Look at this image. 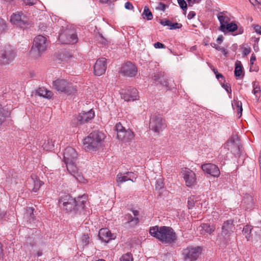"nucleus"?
Masks as SVG:
<instances>
[{"instance_id": "nucleus-1", "label": "nucleus", "mask_w": 261, "mask_h": 261, "mask_svg": "<svg viewBox=\"0 0 261 261\" xmlns=\"http://www.w3.org/2000/svg\"><path fill=\"white\" fill-rule=\"evenodd\" d=\"M149 233L152 237L166 244H173L177 239L173 229L168 226H155L150 227Z\"/></svg>"}, {"instance_id": "nucleus-2", "label": "nucleus", "mask_w": 261, "mask_h": 261, "mask_svg": "<svg viewBox=\"0 0 261 261\" xmlns=\"http://www.w3.org/2000/svg\"><path fill=\"white\" fill-rule=\"evenodd\" d=\"M77 154L75 150L71 147H67L63 152V160L69 172L75 179L81 181L83 178L81 173L79 172L75 165Z\"/></svg>"}, {"instance_id": "nucleus-3", "label": "nucleus", "mask_w": 261, "mask_h": 261, "mask_svg": "<svg viewBox=\"0 0 261 261\" xmlns=\"http://www.w3.org/2000/svg\"><path fill=\"white\" fill-rule=\"evenodd\" d=\"M105 137V134L101 132L94 131L90 133L84 140L85 149L87 150H92L98 148L101 145Z\"/></svg>"}, {"instance_id": "nucleus-4", "label": "nucleus", "mask_w": 261, "mask_h": 261, "mask_svg": "<svg viewBox=\"0 0 261 261\" xmlns=\"http://www.w3.org/2000/svg\"><path fill=\"white\" fill-rule=\"evenodd\" d=\"M48 45V41L46 37L42 35H38L35 37L33 44L30 51V55L34 58L40 57L44 53Z\"/></svg>"}, {"instance_id": "nucleus-5", "label": "nucleus", "mask_w": 261, "mask_h": 261, "mask_svg": "<svg viewBox=\"0 0 261 261\" xmlns=\"http://www.w3.org/2000/svg\"><path fill=\"white\" fill-rule=\"evenodd\" d=\"M53 87L59 93H63L68 95H73L77 92L76 86L63 79H58L53 81Z\"/></svg>"}, {"instance_id": "nucleus-6", "label": "nucleus", "mask_w": 261, "mask_h": 261, "mask_svg": "<svg viewBox=\"0 0 261 261\" xmlns=\"http://www.w3.org/2000/svg\"><path fill=\"white\" fill-rule=\"evenodd\" d=\"M58 205L63 211L70 212L75 207L76 200L69 194L64 193L59 197Z\"/></svg>"}, {"instance_id": "nucleus-7", "label": "nucleus", "mask_w": 261, "mask_h": 261, "mask_svg": "<svg viewBox=\"0 0 261 261\" xmlns=\"http://www.w3.org/2000/svg\"><path fill=\"white\" fill-rule=\"evenodd\" d=\"M10 21L13 24L23 29L33 24L32 20L22 12L13 13L11 16Z\"/></svg>"}, {"instance_id": "nucleus-8", "label": "nucleus", "mask_w": 261, "mask_h": 261, "mask_svg": "<svg viewBox=\"0 0 261 261\" xmlns=\"http://www.w3.org/2000/svg\"><path fill=\"white\" fill-rule=\"evenodd\" d=\"M77 39L74 31L70 29L63 30L59 36V40L62 44H74L77 42Z\"/></svg>"}, {"instance_id": "nucleus-9", "label": "nucleus", "mask_w": 261, "mask_h": 261, "mask_svg": "<svg viewBox=\"0 0 261 261\" xmlns=\"http://www.w3.org/2000/svg\"><path fill=\"white\" fill-rule=\"evenodd\" d=\"M115 129L117 133V138L124 142H129L134 139V133L130 129H125L120 123L115 125Z\"/></svg>"}, {"instance_id": "nucleus-10", "label": "nucleus", "mask_w": 261, "mask_h": 261, "mask_svg": "<svg viewBox=\"0 0 261 261\" xmlns=\"http://www.w3.org/2000/svg\"><path fill=\"white\" fill-rule=\"evenodd\" d=\"M202 248L199 246H190L184 250L183 255L185 261H196L200 256Z\"/></svg>"}, {"instance_id": "nucleus-11", "label": "nucleus", "mask_w": 261, "mask_h": 261, "mask_svg": "<svg viewBox=\"0 0 261 261\" xmlns=\"http://www.w3.org/2000/svg\"><path fill=\"white\" fill-rule=\"evenodd\" d=\"M166 126L165 121L160 115H153L150 120L149 127L155 133L162 131Z\"/></svg>"}, {"instance_id": "nucleus-12", "label": "nucleus", "mask_w": 261, "mask_h": 261, "mask_svg": "<svg viewBox=\"0 0 261 261\" xmlns=\"http://www.w3.org/2000/svg\"><path fill=\"white\" fill-rule=\"evenodd\" d=\"M181 174L187 186L191 187L196 184L195 173L192 170L187 168H182Z\"/></svg>"}, {"instance_id": "nucleus-13", "label": "nucleus", "mask_w": 261, "mask_h": 261, "mask_svg": "<svg viewBox=\"0 0 261 261\" xmlns=\"http://www.w3.org/2000/svg\"><path fill=\"white\" fill-rule=\"evenodd\" d=\"M121 97L125 101H134L139 99L138 92L134 88L122 89L120 91Z\"/></svg>"}, {"instance_id": "nucleus-14", "label": "nucleus", "mask_w": 261, "mask_h": 261, "mask_svg": "<svg viewBox=\"0 0 261 261\" xmlns=\"http://www.w3.org/2000/svg\"><path fill=\"white\" fill-rule=\"evenodd\" d=\"M137 71V68L134 64L127 62L121 66L120 72L125 76L133 77L136 75Z\"/></svg>"}, {"instance_id": "nucleus-15", "label": "nucleus", "mask_w": 261, "mask_h": 261, "mask_svg": "<svg viewBox=\"0 0 261 261\" xmlns=\"http://www.w3.org/2000/svg\"><path fill=\"white\" fill-rule=\"evenodd\" d=\"M95 113L93 109H91L88 112L83 111L80 113L76 117L77 122L76 124H82L88 122L93 119Z\"/></svg>"}, {"instance_id": "nucleus-16", "label": "nucleus", "mask_w": 261, "mask_h": 261, "mask_svg": "<svg viewBox=\"0 0 261 261\" xmlns=\"http://www.w3.org/2000/svg\"><path fill=\"white\" fill-rule=\"evenodd\" d=\"M201 168L205 173L215 177H218L220 174V171L218 166L212 163L203 164L201 165Z\"/></svg>"}, {"instance_id": "nucleus-17", "label": "nucleus", "mask_w": 261, "mask_h": 261, "mask_svg": "<svg viewBox=\"0 0 261 261\" xmlns=\"http://www.w3.org/2000/svg\"><path fill=\"white\" fill-rule=\"evenodd\" d=\"M107 69V59L104 58L98 59L94 66V73L97 76L103 74Z\"/></svg>"}, {"instance_id": "nucleus-18", "label": "nucleus", "mask_w": 261, "mask_h": 261, "mask_svg": "<svg viewBox=\"0 0 261 261\" xmlns=\"http://www.w3.org/2000/svg\"><path fill=\"white\" fill-rule=\"evenodd\" d=\"M98 237L102 242L108 243L110 240H114L116 235L112 233L108 228H101L99 231Z\"/></svg>"}, {"instance_id": "nucleus-19", "label": "nucleus", "mask_w": 261, "mask_h": 261, "mask_svg": "<svg viewBox=\"0 0 261 261\" xmlns=\"http://www.w3.org/2000/svg\"><path fill=\"white\" fill-rule=\"evenodd\" d=\"M218 19L220 24L219 30L222 32H224V27L230 20L227 12L226 11L220 12L218 15Z\"/></svg>"}, {"instance_id": "nucleus-20", "label": "nucleus", "mask_w": 261, "mask_h": 261, "mask_svg": "<svg viewBox=\"0 0 261 261\" xmlns=\"http://www.w3.org/2000/svg\"><path fill=\"white\" fill-rule=\"evenodd\" d=\"M237 140V136H233L231 137L226 143L225 148H227L228 150H230L231 152L233 153H235L239 149V145L236 143V141Z\"/></svg>"}, {"instance_id": "nucleus-21", "label": "nucleus", "mask_w": 261, "mask_h": 261, "mask_svg": "<svg viewBox=\"0 0 261 261\" xmlns=\"http://www.w3.org/2000/svg\"><path fill=\"white\" fill-rule=\"evenodd\" d=\"M15 55L10 51H4L0 53V64H9L14 58Z\"/></svg>"}, {"instance_id": "nucleus-22", "label": "nucleus", "mask_w": 261, "mask_h": 261, "mask_svg": "<svg viewBox=\"0 0 261 261\" xmlns=\"http://www.w3.org/2000/svg\"><path fill=\"white\" fill-rule=\"evenodd\" d=\"M233 221L229 220L225 221L222 226V235L224 237L229 236L233 232Z\"/></svg>"}, {"instance_id": "nucleus-23", "label": "nucleus", "mask_w": 261, "mask_h": 261, "mask_svg": "<svg viewBox=\"0 0 261 261\" xmlns=\"http://www.w3.org/2000/svg\"><path fill=\"white\" fill-rule=\"evenodd\" d=\"M200 233L205 234L206 233L211 234L214 231L215 227L207 223H203L199 226Z\"/></svg>"}, {"instance_id": "nucleus-24", "label": "nucleus", "mask_w": 261, "mask_h": 261, "mask_svg": "<svg viewBox=\"0 0 261 261\" xmlns=\"http://www.w3.org/2000/svg\"><path fill=\"white\" fill-rule=\"evenodd\" d=\"M37 94L40 96H42L45 98H50L53 96V93L51 91L47 90L44 87H41L38 88L36 91Z\"/></svg>"}, {"instance_id": "nucleus-25", "label": "nucleus", "mask_w": 261, "mask_h": 261, "mask_svg": "<svg viewBox=\"0 0 261 261\" xmlns=\"http://www.w3.org/2000/svg\"><path fill=\"white\" fill-rule=\"evenodd\" d=\"M232 107L239 115V117H241L243 111L242 102L237 99H234L232 102Z\"/></svg>"}, {"instance_id": "nucleus-26", "label": "nucleus", "mask_w": 261, "mask_h": 261, "mask_svg": "<svg viewBox=\"0 0 261 261\" xmlns=\"http://www.w3.org/2000/svg\"><path fill=\"white\" fill-rule=\"evenodd\" d=\"M31 178L33 180L34 182V188L33 191L34 192H37L41 187V186L43 184V182L41 181L36 175L31 176Z\"/></svg>"}, {"instance_id": "nucleus-27", "label": "nucleus", "mask_w": 261, "mask_h": 261, "mask_svg": "<svg viewBox=\"0 0 261 261\" xmlns=\"http://www.w3.org/2000/svg\"><path fill=\"white\" fill-rule=\"evenodd\" d=\"M253 90L252 93L257 98V100H258L261 90L258 83L257 82H253L252 83Z\"/></svg>"}, {"instance_id": "nucleus-28", "label": "nucleus", "mask_w": 261, "mask_h": 261, "mask_svg": "<svg viewBox=\"0 0 261 261\" xmlns=\"http://www.w3.org/2000/svg\"><path fill=\"white\" fill-rule=\"evenodd\" d=\"M243 67L240 61H237L235 63L234 74L236 76H240L243 72Z\"/></svg>"}, {"instance_id": "nucleus-29", "label": "nucleus", "mask_w": 261, "mask_h": 261, "mask_svg": "<svg viewBox=\"0 0 261 261\" xmlns=\"http://www.w3.org/2000/svg\"><path fill=\"white\" fill-rule=\"evenodd\" d=\"M90 238L88 234L84 233L80 238V242L83 247L87 246L90 243Z\"/></svg>"}, {"instance_id": "nucleus-30", "label": "nucleus", "mask_w": 261, "mask_h": 261, "mask_svg": "<svg viewBox=\"0 0 261 261\" xmlns=\"http://www.w3.org/2000/svg\"><path fill=\"white\" fill-rule=\"evenodd\" d=\"M128 180H129V179L125 174L119 173L116 176V181L119 186L120 184Z\"/></svg>"}, {"instance_id": "nucleus-31", "label": "nucleus", "mask_w": 261, "mask_h": 261, "mask_svg": "<svg viewBox=\"0 0 261 261\" xmlns=\"http://www.w3.org/2000/svg\"><path fill=\"white\" fill-rule=\"evenodd\" d=\"M10 113L8 111H5L0 106V125H1L6 120V117H8Z\"/></svg>"}, {"instance_id": "nucleus-32", "label": "nucleus", "mask_w": 261, "mask_h": 261, "mask_svg": "<svg viewBox=\"0 0 261 261\" xmlns=\"http://www.w3.org/2000/svg\"><path fill=\"white\" fill-rule=\"evenodd\" d=\"M224 28V33H225L226 31L233 32L237 30L238 26L236 23L230 22L228 23Z\"/></svg>"}, {"instance_id": "nucleus-33", "label": "nucleus", "mask_w": 261, "mask_h": 261, "mask_svg": "<svg viewBox=\"0 0 261 261\" xmlns=\"http://www.w3.org/2000/svg\"><path fill=\"white\" fill-rule=\"evenodd\" d=\"M144 18L146 17L148 20H151L153 18V15L150 10L148 7H145L142 14Z\"/></svg>"}, {"instance_id": "nucleus-34", "label": "nucleus", "mask_w": 261, "mask_h": 261, "mask_svg": "<svg viewBox=\"0 0 261 261\" xmlns=\"http://www.w3.org/2000/svg\"><path fill=\"white\" fill-rule=\"evenodd\" d=\"M196 201V197L195 196H190L188 200V206L189 209L194 206L195 202Z\"/></svg>"}, {"instance_id": "nucleus-35", "label": "nucleus", "mask_w": 261, "mask_h": 261, "mask_svg": "<svg viewBox=\"0 0 261 261\" xmlns=\"http://www.w3.org/2000/svg\"><path fill=\"white\" fill-rule=\"evenodd\" d=\"M42 146L44 150L48 151L53 149L54 147V144L52 141V140H48L47 143H45Z\"/></svg>"}, {"instance_id": "nucleus-36", "label": "nucleus", "mask_w": 261, "mask_h": 261, "mask_svg": "<svg viewBox=\"0 0 261 261\" xmlns=\"http://www.w3.org/2000/svg\"><path fill=\"white\" fill-rule=\"evenodd\" d=\"M211 46L215 48L217 50L220 51L224 55L226 56L228 52L226 49H225L223 47H221L220 46L217 45L216 44H215L214 43H212Z\"/></svg>"}, {"instance_id": "nucleus-37", "label": "nucleus", "mask_w": 261, "mask_h": 261, "mask_svg": "<svg viewBox=\"0 0 261 261\" xmlns=\"http://www.w3.org/2000/svg\"><path fill=\"white\" fill-rule=\"evenodd\" d=\"M120 261H133L132 255L130 253H127L123 255L120 258Z\"/></svg>"}, {"instance_id": "nucleus-38", "label": "nucleus", "mask_w": 261, "mask_h": 261, "mask_svg": "<svg viewBox=\"0 0 261 261\" xmlns=\"http://www.w3.org/2000/svg\"><path fill=\"white\" fill-rule=\"evenodd\" d=\"M133 214H134V216L135 217L134 218L132 219L131 220L128 221V223L134 222V224L136 225L139 222L138 218L136 217L139 215V212L138 211H136V210H133Z\"/></svg>"}, {"instance_id": "nucleus-39", "label": "nucleus", "mask_w": 261, "mask_h": 261, "mask_svg": "<svg viewBox=\"0 0 261 261\" xmlns=\"http://www.w3.org/2000/svg\"><path fill=\"white\" fill-rule=\"evenodd\" d=\"M222 87L226 91V92L229 94V97L231 98V89L229 85V84L226 83V84H223L222 85Z\"/></svg>"}, {"instance_id": "nucleus-40", "label": "nucleus", "mask_w": 261, "mask_h": 261, "mask_svg": "<svg viewBox=\"0 0 261 261\" xmlns=\"http://www.w3.org/2000/svg\"><path fill=\"white\" fill-rule=\"evenodd\" d=\"M129 180L134 182L137 178L134 173L131 172H128L125 173Z\"/></svg>"}, {"instance_id": "nucleus-41", "label": "nucleus", "mask_w": 261, "mask_h": 261, "mask_svg": "<svg viewBox=\"0 0 261 261\" xmlns=\"http://www.w3.org/2000/svg\"><path fill=\"white\" fill-rule=\"evenodd\" d=\"M6 28L7 25L5 21L3 19L0 18V33L4 31Z\"/></svg>"}, {"instance_id": "nucleus-42", "label": "nucleus", "mask_w": 261, "mask_h": 261, "mask_svg": "<svg viewBox=\"0 0 261 261\" xmlns=\"http://www.w3.org/2000/svg\"><path fill=\"white\" fill-rule=\"evenodd\" d=\"M178 4L180 7L183 10H186L187 8V4L185 0H177Z\"/></svg>"}, {"instance_id": "nucleus-43", "label": "nucleus", "mask_w": 261, "mask_h": 261, "mask_svg": "<svg viewBox=\"0 0 261 261\" xmlns=\"http://www.w3.org/2000/svg\"><path fill=\"white\" fill-rule=\"evenodd\" d=\"M168 6L167 5L162 2H160L159 3L158 6L156 8V9L165 11L166 8Z\"/></svg>"}, {"instance_id": "nucleus-44", "label": "nucleus", "mask_w": 261, "mask_h": 261, "mask_svg": "<svg viewBox=\"0 0 261 261\" xmlns=\"http://www.w3.org/2000/svg\"><path fill=\"white\" fill-rule=\"evenodd\" d=\"M181 27H182V25L180 23H178L177 22H175V23L171 22V24H170L169 29L173 30V29H179V28H180Z\"/></svg>"}, {"instance_id": "nucleus-45", "label": "nucleus", "mask_w": 261, "mask_h": 261, "mask_svg": "<svg viewBox=\"0 0 261 261\" xmlns=\"http://www.w3.org/2000/svg\"><path fill=\"white\" fill-rule=\"evenodd\" d=\"M249 2L254 6H257L258 8L261 9V3L257 0H249Z\"/></svg>"}, {"instance_id": "nucleus-46", "label": "nucleus", "mask_w": 261, "mask_h": 261, "mask_svg": "<svg viewBox=\"0 0 261 261\" xmlns=\"http://www.w3.org/2000/svg\"><path fill=\"white\" fill-rule=\"evenodd\" d=\"M243 54L244 56H246L250 54L251 51V48L249 47H244L242 48Z\"/></svg>"}, {"instance_id": "nucleus-47", "label": "nucleus", "mask_w": 261, "mask_h": 261, "mask_svg": "<svg viewBox=\"0 0 261 261\" xmlns=\"http://www.w3.org/2000/svg\"><path fill=\"white\" fill-rule=\"evenodd\" d=\"M160 23L163 26H168L170 27L171 22L169 20L162 19L161 20Z\"/></svg>"}, {"instance_id": "nucleus-48", "label": "nucleus", "mask_w": 261, "mask_h": 261, "mask_svg": "<svg viewBox=\"0 0 261 261\" xmlns=\"http://www.w3.org/2000/svg\"><path fill=\"white\" fill-rule=\"evenodd\" d=\"M153 46L155 48H164L165 47V46L164 44L159 42H157L154 43Z\"/></svg>"}, {"instance_id": "nucleus-49", "label": "nucleus", "mask_w": 261, "mask_h": 261, "mask_svg": "<svg viewBox=\"0 0 261 261\" xmlns=\"http://www.w3.org/2000/svg\"><path fill=\"white\" fill-rule=\"evenodd\" d=\"M23 1L24 3L26 5H29V6L33 5L36 2V0H23Z\"/></svg>"}, {"instance_id": "nucleus-50", "label": "nucleus", "mask_w": 261, "mask_h": 261, "mask_svg": "<svg viewBox=\"0 0 261 261\" xmlns=\"http://www.w3.org/2000/svg\"><path fill=\"white\" fill-rule=\"evenodd\" d=\"M156 188L158 189H161L163 187V182L161 180H158L156 181V185H155Z\"/></svg>"}, {"instance_id": "nucleus-51", "label": "nucleus", "mask_w": 261, "mask_h": 261, "mask_svg": "<svg viewBox=\"0 0 261 261\" xmlns=\"http://www.w3.org/2000/svg\"><path fill=\"white\" fill-rule=\"evenodd\" d=\"M124 7L127 10H132L134 8L133 5L128 2L125 3Z\"/></svg>"}, {"instance_id": "nucleus-52", "label": "nucleus", "mask_w": 261, "mask_h": 261, "mask_svg": "<svg viewBox=\"0 0 261 261\" xmlns=\"http://www.w3.org/2000/svg\"><path fill=\"white\" fill-rule=\"evenodd\" d=\"M254 29L256 33L261 35V26L256 25L254 27Z\"/></svg>"}, {"instance_id": "nucleus-53", "label": "nucleus", "mask_w": 261, "mask_h": 261, "mask_svg": "<svg viewBox=\"0 0 261 261\" xmlns=\"http://www.w3.org/2000/svg\"><path fill=\"white\" fill-rule=\"evenodd\" d=\"M196 15V13L194 11H191L189 13L187 17L189 19H192L194 18Z\"/></svg>"}, {"instance_id": "nucleus-54", "label": "nucleus", "mask_w": 261, "mask_h": 261, "mask_svg": "<svg viewBox=\"0 0 261 261\" xmlns=\"http://www.w3.org/2000/svg\"><path fill=\"white\" fill-rule=\"evenodd\" d=\"M251 230L249 228V227L246 226V227L243 228V232L245 233H247L248 235L250 233Z\"/></svg>"}, {"instance_id": "nucleus-55", "label": "nucleus", "mask_w": 261, "mask_h": 261, "mask_svg": "<svg viewBox=\"0 0 261 261\" xmlns=\"http://www.w3.org/2000/svg\"><path fill=\"white\" fill-rule=\"evenodd\" d=\"M212 215L215 219H218L219 217V213L217 211H214L212 212Z\"/></svg>"}, {"instance_id": "nucleus-56", "label": "nucleus", "mask_w": 261, "mask_h": 261, "mask_svg": "<svg viewBox=\"0 0 261 261\" xmlns=\"http://www.w3.org/2000/svg\"><path fill=\"white\" fill-rule=\"evenodd\" d=\"M256 60L255 56L253 54L251 55V58H250V64L253 65V62Z\"/></svg>"}, {"instance_id": "nucleus-57", "label": "nucleus", "mask_w": 261, "mask_h": 261, "mask_svg": "<svg viewBox=\"0 0 261 261\" xmlns=\"http://www.w3.org/2000/svg\"><path fill=\"white\" fill-rule=\"evenodd\" d=\"M216 72H217V74L216 75V77L218 80H219L220 78H221V79L224 78V76H223V75L222 74L218 73V71H216Z\"/></svg>"}, {"instance_id": "nucleus-58", "label": "nucleus", "mask_w": 261, "mask_h": 261, "mask_svg": "<svg viewBox=\"0 0 261 261\" xmlns=\"http://www.w3.org/2000/svg\"><path fill=\"white\" fill-rule=\"evenodd\" d=\"M223 36H222V35L219 36L218 37L217 39V41L218 43H220L221 42H222V41H223Z\"/></svg>"}, {"instance_id": "nucleus-59", "label": "nucleus", "mask_w": 261, "mask_h": 261, "mask_svg": "<svg viewBox=\"0 0 261 261\" xmlns=\"http://www.w3.org/2000/svg\"><path fill=\"white\" fill-rule=\"evenodd\" d=\"M28 213H30V216L32 217V215H33V209L32 207H29L27 210Z\"/></svg>"}, {"instance_id": "nucleus-60", "label": "nucleus", "mask_w": 261, "mask_h": 261, "mask_svg": "<svg viewBox=\"0 0 261 261\" xmlns=\"http://www.w3.org/2000/svg\"><path fill=\"white\" fill-rule=\"evenodd\" d=\"M250 70L251 71H257V69L254 68L253 65H251L250 67Z\"/></svg>"}, {"instance_id": "nucleus-61", "label": "nucleus", "mask_w": 261, "mask_h": 261, "mask_svg": "<svg viewBox=\"0 0 261 261\" xmlns=\"http://www.w3.org/2000/svg\"><path fill=\"white\" fill-rule=\"evenodd\" d=\"M38 256H40L42 255V252L41 251L39 250L37 253Z\"/></svg>"}, {"instance_id": "nucleus-62", "label": "nucleus", "mask_w": 261, "mask_h": 261, "mask_svg": "<svg viewBox=\"0 0 261 261\" xmlns=\"http://www.w3.org/2000/svg\"><path fill=\"white\" fill-rule=\"evenodd\" d=\"M201 0H193L194 3H199Z\"/></svg>"}, {"instance_id": "nucleus-63", "label": "nucleus", "mask_w": 261, "mask_h": 261, "mask_svg": "<svg viewBox=\"0 0 261 261\" xmlns=\"http://www.w3.org/2000/svg\"><path fill=\"white\" fill-rule=\"evenodd\" d=\"M102 2H103V3H108L109 0H100Z\"/></svg>"}, {"instance_id": "nucleus-64", "label": "nucleus", "mask_w": 261, "mask_h": 261, "mask_svg": "<svg viewBox=\"0 0 261 261\" xmlns=\"http://www.w3.org/2000/svg\"><path fill=\"white\" fill-rule=\"evenodd\" d=\"M214 70V73H215V74L216 75V74H217V72H216V71H217V70L216 69H214V70Z\"/></svg>"}]
</instances>
